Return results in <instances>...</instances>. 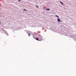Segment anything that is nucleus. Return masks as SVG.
<instances>
[{"instance_id":"nucleus-1","label":"nucleus","mask_w":76,"mask_h":76,"mask_svg":"<svg viewBox=\"0 0 76 76\" xmlns=\"http://www.w3.org/2000/svg\"><path fill=\"white\" fill-rule=\"evenodd\" d=\"M46 10L47 11H49L50 10L49 8H47V9H46Z\"/></svg>"},{"instance_id":"nucleus-2","label":"nucleus","mask_w":76,"mask_h":76,"mask_svg":"<svg viewBox=\"0 0 76 76\" xmlns=\"http://www.w3.org/2000/svg\"><path fill=\"white\" fill-rule=\"evenodd\" d=\"M57 21H58V22H60V20L59 19H58Z\"/></svg>"},{"instance_id":"nucleus-3","label":"nucleus","mask_w":76,"mask_h":76,"mask_svg":"<svg viewBox=\"0 0 76 76\" xmlns=\"http://www.w3.org/2000/svg\"><path fill=\"white\" fill-rule=\"evenodd\" d=\"M60 3H61V4H64L62 2H61V1H60Z\"/></svg>"},{"instance_id":"nucleus-4","label":"nucleus","mask_w":76,"mask_h":76,"mask_svg":"<svg viewBox=\"0 0 76 76\" xmlns=\"http://www.w3.org/2000/svg\"><path fill=\"white\" fill-rule=\"evenodd\" d=\"M55 16H56V17H57L58 18H59V16H58L57 15H55Z\"/></svg>"},{"instance_id":"nucleus-5","label":"nucleus","mask_w":76,"mask_h":76,"mask_svg":"<svg viewBox=\"0 0 76 76\" xmlns=\"http://www.w3.org/2000/svg\"><path fill=\"white\" fill-rule=\"evenodd\" d=\"M36 40H37V41H39V39L37 38H36Z\"/></svg>"},{"instance_id":"nucleus-6","label":"nucleus","mask_w":76,"mask_h":76,"mask_svg":"<svg viewBox=\"0 0 76 76\" xmlns=\"http://www.w3.org/2000/svg\"><path fill=\"white\" fill-rule=\"evenodd\" d=\"M28 34L29 37H30V36L31 35V34H30V33H28Z\"/></svg>"},{"instance_id":"nucleus-7","label":"nucleus","mask_w":76,"mask_h":76,"mask_svg":"<svg viewBox=\"0 0 76 76\" xmlns=\"http://www.w3.org/2000/svg\"><path fill=\"white\" fill-rule=\"evenodd\" d=\"M23 10H24V11H26V9H23Z\"/></svg>"},{"instance_id":"nucleus-8","label":"nucleus","mask_w":76,"mask_h":76,"mask_svg":"<svg viewBox=\"0 0 76 76\" xmlns=\"http://www.w3.org/2000/svg\"><path fill=\"white\" fill-rule=\"evenodd\" d=\"M36 7H37V8H39L38 6H36Z\"/></svg>"},{"instance_id":"nucleus-9","label":"nucleus","mask_w":76,"mask_h":76,"mask_svg":"<svg viewBox=\"0 0 76 76\" xmlns=\"http://www.w3.org/2000/svg\"><path fill=\"white\" fill-rule=\"evenodd\" d=\"M18 1H21L20 0H18Z\"/></svg>"},{"instance_id":"nucleus-10","label":"nucleus","mask_w":76,"mask_h":76,"mask_svg":"<svg viewBox=\"0 0 76 76\" xmlns=\"http://www.w3.org/2000/svg\"><path fill=\"white\" fill-rule=\"evenodd\" d=\"M38 38H39V39H40L38 37Z\"/></svg>"},{"instance_id":"nucleus-11","label":"nucleus","mask_w":76,"mask_h":76,"mask_svg":"<svg viewBox=\"0 0 76 76\" xmlns=\"http://www.w3.org/2000/svg\"><path fill=\"white\" fill-rule=\"evenodd\" d=\"M40 37H41V35H40Z\"/></svg>"},{"instance_id":"nucleus-12","label":"nucleus","mask_w":76,"mask_h":76,"mask_svg":"<svg viewBox=\"0 0 76 76\" xmlns=\"http://www.w3.org/2000/svg\"><path fill=\"white\" fill-rule=\"evenodd\" d=\"M0 23H1V22H0Z\"/></svg>"},{"instance_id":"nucleus-13","label":"nucleus","mask_w":76,"mask_h":76,"mask_svg":"<svg viewBox=\"0 0 76 76\" xmlns=\"http://www.w3.org/2000/svg\"><path fill=\"white\" fill-rule=\"evenodd\" d=\"M75 35H76V34H75Z\"/></svg>"}]
</instances>
